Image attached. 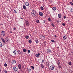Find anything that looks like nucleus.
Returning <instances> with one entry per match:
<instances>
[{
    "mask_svg": "<svg viewBox=\"0 0 73 73\" xmlns=\"http://www.w3.org/2000/svg\"><path fill=\"white\" fill-rule=\"evenodd\" d=\"M27 71L28 72H29L31 71V69L30 68H28L27 69Z\"/></svg>",
    "mask_w": 73,
    "mask_h": 73,
    "instance_id": "nucleus-10",
    "label": "nucleus"
},
{
    "mask_svg": "<svg viewBox=\"0 0 73 73\" xmlns=\"http://www.w3.org/2000/svg\"><path fill=\"white\" fill-rule=\"evenodd\" d=\"M40 54L39 53H38V54H36L35 55V56L36 57H39V56L40 55Z\"/></svg>",
    "mask_w": 73,
    "mask_h": 73,
    "instance_id": "nucleus-8",
    "label": "nucleus"
},
{
    "mask_svg": "<svg viewBox=\"0 0 73 73\" xmlns=\"http://www.w3.org/2000/svg\"><path fill=\"white\" fill-rule=\"evenodd\" d=\"M52 9L54 11H55L56 10V8L55 7H53L52 8Z\"/></svg>",
    "mask_w": 73,
    "mask_h": 73,
    "instance_id": "nucleus-13",
    "label": "nucleus"
},
{
    "mask_svg": "<svg viewBox=\"0 0 73 73\" xmlns=\"http://www.w3.org/2000/svg\"><path fill=\"white\" fill-rule=\"evenodd\" d=\"M56 22L57 23H58V24L60 22V21L59 20H57L56 21Z\"/></svg>",
    "mask_w": 73,
    "mask_h": 73,
    "instance_id": "nucleus-22",
    "label": "nucleus"
},
{
    "mask_svg": "<svg viewBox=\"0 0 73 73\" xmlns=\"http://www.w3.org/2000/svg\"><path fill=\"white\" fill-rule=\"evenodd\" d=\"M58 16L59 18H61V15L60 14H58Z\"/></svg>",
    "mask_w": 73,
    "mask_h": 73,
    "instance_id": "nucleus-15",
    "label": "nucleus"
},
{
    "mask_svg": "<svg viewBox=\"0 0 73 73\" xmlns=\"http://www.w3.org/2000/svg\"><path fill=\"white\" fill-rule=\"evenodd\" d=\"M5 34V32L4 31H1V35L4 36Z\"/></svg>",
    "mask_w": 73,
    "mask_h": 73,
    "instance_id": "nucleus-3",
    "label": "nucleus"
},
{
    "mask_svg": "<svg viewBox=\"0 0 73 73\" xmlns=\"http://www.w3.org/2000/svg\"><path fill=\"white\" fill-rule=\"evenodd\" d=\"M39 15L40 16H42L43 15V13L42 12H40L39 13Z\"/></svg>",
    "mask_w": 73,
    "mask_h": 73,
    "instance_id": "nucleus-9",
    "label": "nucleus"
},
{
    "mask_svg": "<svg viewBox=\"0 0 73 73\" xmlns=\"http://www.w3.org/2000/svg\"><path fill=\"white\" fill-rule=\"evenodd\" d=\"M21 19L22 20H23V18H21Z\"/></svg>",
    "mask_w": 73,
    "mask_h": 73,
    "instance_id": "nucleus-49",
    "label": "nucleus"
},
{
    "mask_svg": "<svg viewBox=\"0 0 73 73\" xmlns=\"http://www.w3.org/2000/svg\"><path fill=\"white\" fill-rule=\"evenodd\" d=\"M10 33H12L13 31H10Z\"/></svg>",
    "mask_w": 73,
    "mask_h": 73,
    "instance_id": "nucleus-46",
    "label": "nucleus"
},
{
    "mask_svg": "<svg viewBox=\"0 0 73 73\" xmlns=\"http://www.w3.org/2000/svg\"><path fill=\"white\" fill-rule=\"evenodd\" d=\"M36 23H39V20H36Z\"/></svg>",
    "mask_w": 73,
    "mask_h": 73,
    "instance_id": "nucleus-24",
    "label": "nucleus"
},
{
    "mask_svg": "<svg viewBox=\"0 0 73 73\" xmlns=\"http://www.w3.org/2000/svg\"><path fill=\"white\" fill-rule=\"evenodd\" d=\"M51 42H55V41L54 40H51Z\"/></svg>",
    "mask_w": 73,
    "mask_h": 73,
    "instance_id": "nucleus-37",
    "label": "nucleus"
},
{
    "mask_svg": "<svg viewBox=\"0 0 73 73\" xmlns=\"http://www.w3.org/2000/svg\"><path fill=\"white\" fill-rule=\"evenodd\" d=\"M2 46V43L0 42V47H1Z\"/></svg>",
    "mask_w": 73,
    "mask_h": 73,
    "instance_id": "nucleus-29",
    "label": "nucleus"
},
{
    "mask_svg": "<svg viewBox=\"0 0 73 73\" xmlns=\"http://www.w3.org/2000/svg\"><path fill=\"white\" fill-rule=\"evenodd\" d=\"M41 67L43 69V68H44V65L42 64H41Z\"/></svg>",
    "mask_w": 73,
    "mask_h": 73,
    "instance_id": "nucleus-20",
    "label": "nucleus"
},
{
    "mask_svg": "<svg viewBox=\"0 0 73 73\" xmlns=\"http://www.w3.org/2000/svg\"><path fill=\"white\" fill-rule=\"evenodd\" d=\"M23 51L25 53H26L27 52V50L26 49H23Z\"/></svg>",
    "mask_w": 73,
    "mask_h": 73,
    "instance_id": "nucleus-17",
    "label": "nucleus"
},
{
    "mask_svg": "<svg viewBox=\"0 0 73 73\" xmlns=\"http://www.w3.org/2000/svg\"><path fill=\"white\" fill-rule=\"evenodd\" d=\"M70 4H71V5L73 6V3L72 2H70Z\"/></svg>",
    "mask_w": 73,
    "mask_h": 73,
    "instance_id": "nucleus-23",
    "label": "nucleus"
},
{
    "mask_svg": "<svg viewBox=\"0 0 73 73\" xmlns=\"http://www.w3.org/2000/svg\"><path fill=\"white\" fill-rule=\"evenodd\" d=\"M1 70H0V72H1Z\"/></svg>",
    "mask_w": 73,
    "mask_h": 73,
    "instance_id": "nucleus-52",
    "label": "nucleus"
},
{
    "mask_svg": "<svg viewBox=\"0 0 73 73\" xmlns=\"http://www.w3.org/2000/svg\"><path fill=\"white\" fill-rule=\"evenodd\" d=\"M29 38V36H25V38L27 39H28Z\"/></svg>",
    "mask_w": 73,
    "mask_h": 73,
    "instance_id": "nucleus-26",
    "label": "nucleus"
},
{
    "mask_svg": "<svg viewBox=\"0 0 73 73\" xmlns=\"http://www.w3.org/2000/svg\"><path fill=\"white\" fill-rule=\"evenodd\" d=\"M61 68V66H58V68Z\"/></svg>",
    "mask_w": 73,
    "mask_h": 73,
    "instance_id": "nucleus-43",
    "label": "nucleus"
},
{
    "mask_svg": "<svg viewBox=\"0 0 73 73\" xmlns=\"http://www.w3.org/2000/svg\"><path fill=\"white\" fill-rule=\"evenodd\" d=\"M67 37L66 36H65L63 37V39L64 40H65L66 39Z\"/></svg>",
    "mask_w": 73,
    "mask_h": 73,
    "instance_id": "nucleus-16",
    "label": "nucleus"
},
{
    "mask_svg": "<svg viewBox=\"0 0 73 73\" xmlns=\"http://www.w3.org/2000/svg\"><path fill=\"white\" fill-rule=\"evenodd\" d=\"M13 29L14 30H16V28L15 27H14V28H13Z\"/></svg>",
    "mask_w": 73,
    "mask_h": 73,
    "instance_id": "nucleus-44",
    "label": "nucleus"
},
{
    "mask_svg": "<svg viewBox=\"0 0 73 73\" xmlns=\"http://www.w3.org/2000/svg\"><path fill=\"white\" fill-rule=\"evenodd\" d=\"M32 13L34 14V15H35L36 14V12L35 10H33L32 12Z\"/></svg>",
    "mask_w": 73,
    "mask_h": 73,
    "instance_id": "nucleus-5",
    "label": "nucleus"
},
{
    "mask_svg": "<svg viewBox=\"0 0 73 73\" xmlns=\"http://www.w3.org/2000/svg\"><path fill=\"white\" fill-rule=\"evenodd\" d=\"M26 25H27V26H28L29 25V23L28 21H26Z\"/></svg>",
    "mask_w": 73,
    "mask_h": 73,
    "instance_id": "nucleus-12",
    "label": "nucleus"
},
{
    "mask_svg": "<svg viewBox=\"0 0 73 73\" xmlns=\"http://www.w3.org/2000/svg\"><path fill=\"white\" fill-rule=\"evenodd\" d=\"M62 25H63V26H65V23H62Z\"/></svg>",
    "mask_w": 73,
    "mask_h": 73,
    "instance_id": "nucleus-39",
    "label": "nucleus"
},
{
    "mask_svg": "<svg viewBox=\"0 0 73 73\" xmlns=\"http://www.w3.org/2000/svg\"><path fill=\"white\" fill-rule=\"evenodd\" d=\"M45 38V37L43 35H41L40 36V38L41 39H44Z\"/></svg>",
    "mask_w": 73,
    "mask_h": 73,
    "instance_id": "nucleus-7",
    "label": "nucleus"
},
{
    "mask_svg": "<svg viewBox=\"0 0 73 73\" xmlns=\"http://www.w3.org/2000/svg\"><path fill=\"white\" fill-rule=\"evenodd\" d=\"M44 23H46V21L45 20L44 21Z\"/></svg>",
    "mask_w": 73,
    "mask_h": 73,
    "instance_id": "nucleus-50",
    "label": "nucleus"
},
{
    "mask_svg": "<svg viewBox=\"0 0 73 73\" xmlns=\"http://www.w3.org/2000/svg\"><path fill=\"white\" fill-rule=\"evenodd\" d=\"M36 42V43H38V40H35Z\"/></svg>",
    "mask_w": 73,
    "mask_h": 73,
    "instance_id": "nucleus-27",
    "label": "nucleus"
},
{
    "mask_svg": "<svg viewBox=\"0 0 73 73\" xmlns=\"http://www.w3.org/2000/svg\"><path fill=\"white\" fill-rule=\"evenodd\" d=\"M64 18V19H65L66 18V17L65 16H64L63 17Z\"/></svg>",
    "mask_w": 73,
    "mask_h": 73,
    "instance_id": "nucleus-45",
    "label": "nucleus"
},
{
    "mask_svg": "<svg viewBox=\"0 0 73 73\" xmlns=\"http://www.w3.org/2000/svg\"><path fill=\"white\" fill-rule=\"evenodd\" d=\"M19 68V69L21 68V66L20 64H19L18 65Z\"/></svg>",
    "mask_w": 73,
    "mask_h": 73,
    "instance_id": "nucleus-14",
    "label": "nucleus"
},
{
    "mask_svg": "<svg viewBox=\"0 0 73 73\" xmlns=\"http://www.w3.org/2000/svg\"><path fill=\"white\" fill-rule=\"evenodd\" d=\"M40 9H41V10H43L44 9V8H43V7L41 6V7H40Z\"/></svg>",
    "mask_w": 73,
    "mask_h": 73,
    "instance_id": "nucleus-25",
    "label": "nucleus"
},
{
    "mask_svg": "<svg viewBox=\"0 0 73 73\" xmlns=\"http://www.w3.org/2000/svg\"><path fill=\"white\" fill-rule=\"evenodd\" d=\"M49 68L51 70H53L54 69V66H50Z\"/></svg>",
    "mask_w": 73,
    "mask_h": 73,
    "instance_id": "nucleus-2",
    "label": "nucleus"
},
{
    "mask_svg": "<svg viewBox=\"0 0 73 73\" xmlns=\"http://www.w3.org/2000/svg\"><path fill=\"white\" fill-rule=\"evenodd\" d=\"M44 60H42V63H44Z\"/></svg>",
    "mask_w": 73,
    "mask_h": 73,
    "instance_id": "nucleus-40",
    "label": "nucleus"
},
{
    "mask_svg": "<svg viewBox=\"0 0 73 73\" xmlns=\"http://www.w3.org/2000/svg\"><path fill=\"white\" fill-rule=\"evenodd\" d=\"M29 42L30 44H31V43H33V42L31 41V40L30 39L29 40Z\"/></svg>",
    "mask_w": 73,
    "mask_h": 73,
    "instance_id": "nucleus-11",
    "label": "nucleus"
},
{
    "mask_svg": "<svg viewBox=\"0 0 73 73\" xmlns=\"http://www.w3.org/2000/svg\"><path fill=\"white\" fill-rule=\"evenodd\" d=\"M16 61L14 60H12L11 62V63L12 64H15L16 63Z\"/></svg>",
    "mask_w": 73,
    "mask_h": 73,
    "instance_id": "nucleus-4",
    "label": "nucleus"
},
{
    "mask_svg": "<svg viewBox=\"0 0 73 73\" xmlns=\"http://www.w3.org/2000/svg\"><path fill=\"white\" fill-rule=\"evenodd\" d=\"M54 37H55L56 38V37H57V36H56V35H54Z\"/></svg>",
    "mask_w": 73,
    "mask_h": 73,
    "instance_id": "nucleus-47",
    "label": "nucleus"
},
{
    "mask_svg": "<svg viewBox=\"0 0 73 73\" xmlns=\"http://www.w3.org/2000/svg\"><path fill=\"white\" fill-rule=\"evenodd\" d=\"M70 11L71 12H73V9L71 8V10Z\"/></svg>",
    "mask_w": 73,
    "mask_h": 73,
    "instance_id": "nucleus-30",
    "label": "nucleus"
},
{
    "mask_svg": "<svg viewBox=\"0 0 73 73\" xmlns=\"http://www.w3.org/2000/svg\"><path fill=\"white\" fill-rule=\"evenodd\" d=\"M15 51H16V50H15L14 51V52H13V53H14V54L15 55H16V52H15Z\"/></svg>",
    "mask_w": 73,
    "mask_h": 73,
    "instance_id": "nucleus-28",
    "label": "nucleus"
},
{
    "mask_svg": "<svg viewBox=\"0 0 73 73\" xmlns=\"http://www.w3.org/2000/svg\"><path fill=\"white\" fill-rule=\"evenodd\" d=\"M59 64H60V62H58V65L59 66Z\"/></svg>",
    "mask_w": 73,
    "mask_h": 73,
    "instance_id": "nucleus-48",
    "label": "nucleus"
},
{
    "mask_svg": "<svg viewBox=\"0 0 73 73\" xmlns=\"http://www.w3.org/2000/svg\"><path fill=\"white\" fill-rule=\"evenodd\" d=\"M9 40V39H8V38H6L5 39V41L6 42H7V41H8Z\"/></svg>",
    "mask_w": 73,
    "mask_h": 73,
    "instance_id": "nucleus-21",
    "label": "nucleus"
},
{
    "mask_svg": "<svg viewBox=\"0 0 73 73\" xmlns=\"http://www.w3.org/2000/svg\"><path fill=\"white\" fill-rule=\"evenodd\" d=\"M68 64L69 65H72L71 63V62H69L68 63Z\"/></svg>",
    "mask_w": 73,
    "mask_h": 73,
    "instance_id": "nucleus-32",
    "label": "nucleus"
},
{
    "mask_svg": "<svg viewBox=\"0 0 73 73\" xmlns=\"http://www.w3.org/2000/svg\"><path fill=\"white\" fill-rule=\"evenodd\" d=\"M51 25L52 27H54V25L53 23H52Z\"/></svg>",
    "mask_w": 73,
    "mask_h": 73,
    "instance_id": "nucleus-36",
    "label": "nucleus"
},
{
    "mask_svg": "<svg viewBox=\"0 0 73 73\" xmlns=\"http://www.w3.org/2000/svg\"><path fill=\"white\" fill-rule=\"evenodd\" d=\"M4 66H5V67H6L7 66V64L6 63H5L4 64Z\"/></svg>",
    "mask_w": 73,
    "mask_h": 73,
    "instance_id": "nucleus-33",
    "label": "nucleus"
},
{
    "mask_svg": "<svg viewBox=\"0 0 73 73\" xmlns=\"http://www.w3.org/2000/svg\"><path fill=\"white\" fill-rule=\"evenodd\" d=\"M48 21L50 22L51 21V20L50 19V18H49L48 19Z\"/></svg>",
    "mask_w": 73,
    "mask_h": 73,
    "instance_id": "nucleus-31",
    "label": "nucleus"
},
{
    "mask_svg": "<svg viewBox=\"0 0 73 73\" xmlns=\"http://www.w3.org/2000/svg\"><path fill=\"white\" fill-rule=\"evenodd\" d=\"M4 71L5 73H7V71L6 70H4Z\"/></svg>",
    "mask_w": 73,
    "mask_h": 73,
    "instance_id": "nucleus-35",
    "label": "nucleus"
},
{
    "mask_svg": "<svg viewBox=\"0 0 73 73\" xmlns=\"http://www.w3.org/2000/svg\"><path fill=\"white\" fill-rule=\"evenodd\" d=\"M25 5L27 6H28L29 5V3L28 2H25Z\"/></svg>",
    "mask_w": 73,
    "mask_h": 73,
    "instance_id": "nucleus-6",
    "label": "nucleus"
},
{
    "mask_svg": "<svg viewBox=\"0 0 73 73\" xmlns=\"http://www.w3.org/2000/svg\"><path fill=\"white\" fill-rule=\"evenodd\" d=\"M48 52H50V53L51 52V50H48Z\"/></svg>",
    "mask_w": 73,
    "mask_h": 73,
    "instance_id": "nucleus-41",
    "label": "nucleus"
},
{
    "mask_svg": "<svg viewBox=\"0 0 73 73\" xmlns=\"http://www.w3.org/2000/svg\"><path fill=\"white\" fill-rule=\"evenodd\" d=\"M13 70L14 71V72H18V69L16 67H14Z\"/></svg>",
    "mask_w": 73,
    "mask_h": 73,
    "instance_id": "nucleus-1",
    "label": "nucleus"
},
{
    "mask_svg": "<svg viewBox=\"0 0 73 73\" xmlns=\"http://www.w3.org/2000/svg\"><path fill=\"white\" fill-rule=\"evenodd\" d=\"M1 39L2 41H3V42L4 43H5V41L4 40V39H3V38H1Z\"/></svg>",
    "mask_w": 73,
    "mask_h": 73,
    "instance_id": "nucleus-19",
    "label": "nucleus"
},
{
    "mask_svg": "<svg viewBox=\"0 0 73 73\" xmlns=\"http://www.w3.org/2000/svg\"><path fill=\"white\" fill-rule=\"evenodd\" d=\"M23 8L24 9H26V6L25 5H23Z\"/></svg>",
    "mask_w": 73,
    "mask_h": 73,
    "instance_id": "nucleus-18",
    "label": "nucleus"
},
{
    "mask_svg": "<svg viewBox=\"0 0 73 73\" xmlns=\"http://www.w3.org/2000/svg\"><path fill=\"white\" fill-rule=\"evenodd\" d=\"M14 12L15 13H17V12L15 10H14Z\"/></svg>",
    "mask_w": 73,
    "mask_h": 73,
    "instance_id": "nucleus-38",
    "label": "nucleus"
},
{
    "mask_svg": "<svg viewBox=\"0 0 73 73\" xmlns=\"http://www.w3.org/2000/svg\"><path fill=\"white\" fill-rule=\"evenodd\" d=\"M72 2H73V0H72Z\"/></svg>",
    "mask_w": 73,
    "mask_h": 73,
    "instance_id": "nucleus-51",
    "label": "nucleus"
},
{
    "mask_svg": "<svg viewBox=\"0 0 73 73\" xmlns=\"http://www.w3.org/2000/svg\"><path fill=\"white\" fill-rule=\"evenodd\" d=\"M28 52H29V53L30 52V50H28Z\"/></svg>",
    "mask_w": 73,
    "mask_h": 73,
    "instance_id": "nucleus-42",
    "label": "nucleus"
},
{
    "mask_svg": "<svg viewBox=\"0 0 73 73\" xmlns=\"http://www.w3.org/2000/svg\"><path fill=\"white\" fill-rule=\"evenodd\" d=\"M31 67L33 69H34V67L33 66H31Z\"/></svg>",
    "mask_w": 73,
    "mask_h": 73,
    "instance_id": "nucleus-34",
    "label": "nucleus"
}]
</instances>
